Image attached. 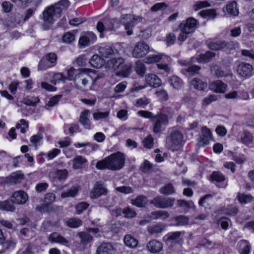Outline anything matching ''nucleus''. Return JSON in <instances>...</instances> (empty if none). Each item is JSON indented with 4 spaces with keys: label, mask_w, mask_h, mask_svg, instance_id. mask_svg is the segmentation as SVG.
Masks as SVG:
<instances>
[{
    "label": "nucleus",
    "mask_w": 254,
    "mask_h": 254,
    "mask_svg": "<svg viewBox=\"0 0 254 254\" xmlns=\"http://www.w3.org/2000/svg\"><path fill=\"white\" fill-rule=\"evenodd\" d=\"M211 179L213 181L220 182L225 180L224 176L219 172H213L211 175Z\"/></svg>",
    "instance_id": "obj_54"
},
{
    "label": "nucleus",
    "mask_w": 254,
    "mask_h": 254,
    "mask_svg": "<svg viewBox=\"0 0 254 254\" xmlns=\"http://www.w3.org/2000/svg\"><path fill=\"white\" fill-rule=\"evenodd\" d=\"M199 14L203 18L209 17L210 16L214 17L216 14L215 10L214 9L203 10Z\"/></svg>",
    "instance_id": "obj_53"
},
{
    "label": "nucleus",
    "mask_w": 254,
    "mask_h": 254,
    "mask_svg": "<svg viewBox=\"0 0 254 254\" xmlns=\"http://www.w3.org/2000/svg\"><path fill=\"white\" fill-rule=\"evenodd\" d=\"M13 202L9 200L0 201V209L6 211H13L15 210Z\"/></svg>",
    "instance_id": "obj_40"
},
{
    "label": "nucleus",
    "mask_w": 254,
    "mask_h": 254,
    "mask_svg": "<svg viewBox=\"0 0 254 254\" xmlns=\"http://www.w3.org/2000/svg\"><path fill=\"white\" fill-rule=\"evenodd\" d=\"M24 246L26 247V249L24 251L22 249H20L17 253V254H33V252H32L33 248V244L28 243L25 244Z\"/></svg>",
    "instance_id": "obj_55"
},
{
    "label": "nucleus",
    "mask_w": 254,
    "mask_h": 254,
    "mask_svg": "<svg viewBox=\"0 0 254 254\" xmlns=\"http://www.w3.org/2000/svg\"><path fill=\"white\" fill-rule=\"evenodd\" d=\"M241 139L243 143L248 144L252 142L253 136L250 132L245 130L241 135Z\"/></svg>",
    "instance_id": "obj_47"
},
{
    "label": "nucleus",
    "mask_w": 254,
    "mask_h": 254,
    "mask_svg": "<svg viewBox=\"0 0 254 254\" xmlns=\"http://www.w3.org/2000/svg\"><path fill=\"white\" fill-rule=\"evenodd\" d=\"M49 240L52 243H57L67 246L68 241L57 233H52L49 237Z\"/></svg>",
    "instance_id": "obj_23"
},
{
    "label": "nucleus",
    "mask_w": 254,
    "mask_h": 254,
    "mask_svg": "<svg viewBox=\"0 0 254 254\" xmlns=\"http://www.w3.org/2000/svg\"><path fill=\"white\" fill-rule=\"evenodd\" d=\"M23 179V174L16 172L13 173L9 177H6L4 182L10 185L16 184L21 182Z\"/></svg>",
    "instance_id": "obj_25"
},
{
    "label": "nucleus",
    "mask_w": 254,
    "mask_h": 254,
    "mask_svg": "<svg viewBox=\"0 0 254 254\" xmlns=\"http://www.w3.org/2000/svg\"><path fill=\"white\" fill-rule=\"evenodd\" d=\"M230 220L225 217H222L216 220V223L220 224L222 229L226 230L229 226Z\"/></svg>",
    "instance_id": "obj_61"
},
{
    "label": "nucleus",
    "mask_w": 254,
    "mask_h": 254,
    "mask_svg": "<svg viewBox=\"0 0 254 254\" xmlns=\"http://www.w3.org/2000/svg\"><path fill=\"white\" fill-rule=\"evenodd\" d=\"M239 252L240 254H249L251 246L249 242L245 240H242L238 242Z\"/></svg>",
    "instance_id": "obj_28"
},
{
    "label": "nucleus",
    "mask_w": 254,
    "mask_h": 254,
    "mask_svg": "<svg viewBox=\"0 0 254 254\" xmlns=\"http://www.w3.org/2000/svg\"><path fill=\"white\" fill-rule=\"evenodd\" d=\"M227 87L225 83L219 80L213 81L209 85V89L216 93H224Z\"/></svg>",
    "instance_id": "obj_20"
},
{
    "label": "nucleus",
    "mask_w": 254,
    "mask_h": 254,
    "mask_svg": "<svg viewBox=\"0 0 254 254\" xmlns=\"http://www.w3.org/2000/svg\"><path fill=\"white\" fill-rule=\"evenodd\" d=\"M90 112L88 110H84L80 113L79 122L85 129H89L91 127V122L88 118Z\"/></svg>",
    "instance_id": "obj_22"
},
{
    "label": "nucleus",
    "mask_w": 254,
    "mask_h": 254,
    "mask_svg": "<svg viewBox=\"0 0 254 254\" xmlns=\"http://www.w3.org/2000/svg\"><path fill=\"white\" fill-rule=\"evenodd\" d=\"M167 5L165 2L157 3L153 5L150 8V10L153 12H156L160 10L165 9Z\"/></svg>",
    "instance_id": "obj_62"
},
{
    "label": "nucleus",
    "mask_w": 254,
    "mask_h": 254,
    "mask_svg": "<svg viewBox=\"0 0 254 254\" xmlns=\"http://www.w3.org/2000/svg\"><path fill=\"white\" fill-rule=\"evenodd\" d=\"M124 243L128 247L134 248L137 246V241L131 235H126L124 238Z\"/></svg>",
    "instance_id": "obj_38"
},
{
    "label": "nucleus",
    "mask_w": 254,
    "mask_h": 254,
    "mask_svg": "<svg viewBox=\"0 0 254 254\" xmlns=\"http://www.w3.org/2000/svg\"><path fill=\"white\" fill-rule=\"evenodd\" d=\"M191 85L193 87L199 90H204L207 87V84L201 80L194 78L191 81Z\"/></svg>",
    "instance_id": "obj_35"
},
{
    "label": "nucleus",
    "mask_w": 254,
    "mask_h": 254,
    "mask_svg": "<svg viewBox=\"0 0 254 254\" xmlns=\"http://www.w3.org/2000/svg\"><path fill=\"white\" fill-rule=\"evenodd\" d=\"M91 77L83 71L77 72L74 79V83L77 89L84 90L88 84Z\"/></svg>",
    "instance_id": "obj_6"
},
{
    "label": "nucleus",
    "mask_w": 254,
    "mask_h": 254,
    "mask_svg": "<svg viewBox=\"0 0 254 254\" xmlns=\"http://www.w3.org/2000/svg\"><path fill=\"white\" fill-rule=\"evenodd\" d=\"M197 20L193 17H190L187 18L184 23H182L180 25V28H182L189 32L190 34L193 33L196 29Z\"/></svg>",
    "instance_id": "obj_14"
},
{
    "label": "nucleus",
    "mask_w": 254,
    "mask_h": 254,
    "mask_svg": "<svg viewBox=\"0 0 254 254\" xmlns=\"http://www.w3.org/2000/svg\"><path fill=\"white\" fill-rule=\"evenodd\" d=\"M40 102V100L38 97H27L22 100L21 102L29 106H35L37 104Z\"/></svg>",
    "instance_id": "obj_37"
},
{
    "label": "nucleus",
    "mask_w": 254,
    "mask_h": 254,
    "mask_svg": "<svg viewBox=\"0 0 254 254\" xmlns=\"http://www.w3.org/2000/svg\"><path fill=\"white\" fill-rule=\"evenodd\" d=\"M165 226L161 223H157L148 228V232L151 235L160 233L164 229Z\"/></svg>",
    "instance_id": "obj_39"
},
{
    "label": "nucleus",
    "mask_w": 254,
    "mask_h": 254,
    "mask_svg": "<svg viewBox=\"0 0 254 254\" xmlns=\"http://www.w3.org/2000/svg\"><path fill=\"white\" fill-rule=\"evenodd\" d=\"M147 83L154 88L159 87L161 85V80L155 74H151L146 77Z\"/></svg>",
    "instance_id": "obj_31"
},
{
    "label": "nucleus",
    "mask_w": 254,
    "mask_h": 254,
    "mask_svg": "<svg viewBox=\"0 0 254 254\" xmlns=\"http://www.w3.org/2000/svg\"><path fill=\"white\" fill-rule=\"evenodd\" d=\"M89 206V204L85 202H81L79 203L76 205V213L77 214H80L83 211L85 210Z\"/></svg>",
    "instance_id": "obj_57"
},
{
    "label": "nucleus",
    "mask_w": 254,
    "mask_h": 254,
    "mask_svg": "<svg viewBox=\"0 0 254 254\" xmlns=\"http://www.w3.org/2000/svg\"><path fill=\"white\" fill-rule=\"evenodd\" d=\"M184 234V232H174L169 233L167 235L166 242L170 244L169 247H172L174 244L179 243L181 240V236Z\"/></svg>",
    "instance_id": "obj_18"
},
{
    "label": "nucleus",
    "mask_w": 254,
    "mask_h": 254,
    "mask_svg": "<svg viewBox=\"0 0 254 254\" xmlns=\"http://www.w3.org/2000/svg\"><path fill=\"white\" fill-rule=\"evenodd\" d=\"M211 72L217 77L226 76V74L218 66L214 65L211 67Z\"/></svg>",
    "instance_id": "obj_52"
},
{
    "label": "nucleus",
    "mask_w": 254,
    "mask_h": 254,
    "mask_svg": "<svg viewBox=\"0 0 254 254\" xmlns=\"http://www.w3.org/2000/svg\"><path fill=\"white\" fill-rule=\"evenodd\" d=\"M169 82L173 88L177 90L180 89L183 84V81L176 75L170 77Z\"/></svg>",
    "instance_id": "obj_34"
},
{
    "label": "nucleus",
    "mask_w": 254,
    "mask_h": 254,
    "mask_svg": "<svg viewBox=\"0 0 254 254\" xmlns=\"http://www.w3.org/2000/svg\"><path fill=\"white\" fill-rule=\"evenodd\" d=\"M183 139V134L178 130H172L166 138L167 147L172 150H178L182 146Z\"/></svg>",
    "instance_id": "obj_3"
},
{
    "label": "nucleus",
    "mask_w": 254,
    "mask_h": 254,
    "mask_svg": "<svg viewBox=\"0 0 254 254\" xmlns=\"http://www.w3.org/2000/svg\"><path fill=\"white\" fill-rule=\"evenodd\" d=\"M123 213L125 217L127 218H133L136 215L135 211L128 207L124 208Z\"/></svg>",
    "instance_id": "obj_60"
},
{
    "label": "nucleus",
    "mask_w": 254,
    "mask_h": 254,
    "mask_svg": "<svg viewBox=\"0 0 254 254\" xmlns=\"http://www.w3.org/2000/svg\"><path fill=\"white\" fill-rule=\"evenodd\" d=\"M212 139V133L206 127H203L201 129V135L199 138V142L202 146L208 144Z\"/></svg>",
    "instance_id": "obj_15"
},
{
    "label": "nucleus",
    "mask_w": 254,
    "mask_h": 254,
    "mask_svg": "<svg viewBox=\"0 0 254 254\" xmlns=\"http://www.w3.org/2000/svg\"><path fill=\"white\" fill-rule=\"evenodd\" d=\"M124 61V59L122 58H113L108 61L106 67L109 69H113L117 72L122 67Z\"/></svg>",
    "instance_id": "obj_19"
},
{
    "label": "nucleus",
    "mask_w": 254,
    "mask_h": 254,
    "mask_svg": "<svg viewBox=\"0 0 254 254\" xmlns=\"http://www.w3.org/2000/svg\"><path fill=\"white\" fill-rule=\"evenodd\" d=\"M175 199L170 197H165L159 196L155 197L150 201V203L159 208H166L173 205Z\"/></svg>",
    "instance_id": "obj_7"
},
{
    "label": "nucleus",
    "mask_w": 254,
    "mask_h": 254,
    "mask_svg": "<svg viewBox=\"0 0 254 254\" xmlns=\"http://www.w3.org/2000/svg\"><path fill=\"white\" fill-rule=\"evenodd\" d=\"M216 54L211 51H207L204 54H200L197 57V60L199 63H208L210 62L215 56Z\"/></svg>",
    "instance_id": "obj_29"
},
{
    "label": "nucleus",
    "mask_w": 254,
    "mask_h": 254,
    "mask_svg": "<svg viewBox=\"0 0 254 254\" xmlns=\"http://www.w3.org/2000/svg\"><path fill=\"white\" fill-rule=\"evenodd\" d=\"M180 63L186 66L182 70V72L184 74L188 73L189 75H193L195 74H198L200 69V66L192 65L190 61H180Z\"/></svg>",
    "instance_id": "obj_13"
},
{
    "label": "nucleus",
    "mask_w": 254,
    "mask_h": 254,
    "mask_svg": "<svg viewBox=\"0 0 254 254\" xmlns=\"http://www.w3.org/2000/svg\"><path fill=\"white\" fill-rule=\"evenodd\" d=\"M69 5V2L68 0H61L54 5L47 7L43 11L41 16L43 21V29H49L56 19L61 16L62 11L66 10Z\"/></svg>",
    "instance_id": "obj_1"
},
{
    "label": "nucleus",
    "mask_w": 254,
    "mask_h": 254,
    "mask_svg": "<svg viewBox=\"0 0 254 254\" xmlns=\"http://www.w3.org/2000/svg\"><path fill=\"white\" fill-rule=\"evenodd\" d=\"M125 161L124 154L120 152H118L111 154L102 160L98 161L96 164V167L99 170H119L124 167Z\"/></svg>",
    "instance_id": "obj_2"
},
{
    "label": "nucleus",
    "mask_w": 254,
    "mask_h": 254,
    "mask_svg": "<svg viewBox=\"0 0 254 254\" xmlns=\"http://www.w3.org/2000/svg\"><path fill=\"white\" fill-rule=\"evenodd\" d=\"M68 175V172L66 169L57 170L55 172V177L57 178L59 180L65 179Z\"/></svg>",
    "instance_id": "obj_56"
},
{
    "label": "nucleus",
    "mask_w": 254,
    "mask_h": 254,
    "mask_svg": "<svg viewBox=\"0 0 254 254\" xmlns=\"http://www.w3.org/2000/svg\"><path fill=\"white\" fill-rule=\"evenodd\" d=\"M238 46L239 44L236 41L225 40L210 41L207 44L208 47L211 50L226 52L235 50L238 47Z\"/></svg>",
    "instance_id": "obj_4"
},
{
    "label": "nucleus",
    "mask_w": 254,
    "mask_h": 254,
    "mask_svg": "<svg viewBox=\"0 0 254 254\" xmlns=\"http://www.w3.org/2000/svg\"><path fill=\"white\" fill-rule=\"evenodd\" d=\"M149 103V100L145 97L140 98L136 101L135 105L137 107H144Z\"/></svg>",
    "instance_id": "obj_64"
},
{
    "label": "nucleus",
    "mask_w": 254,
    "mask_h": 254,
    "mask_svg": "<svg viewBox=\"0 0 254 254\" xmlns=\"http://www.w3.org/2000/svg\"><path fill=\"white\" fill-rule=\"evenodd\" d=\"M135 70L136 72L143 76L145 72V67L143 64L140 61H137L136 63Z\"/></svg>",
    "instance_id": "obj_59"
},
{
    "label": "nucleus",
    "mask_w": 254,
    "mask_h": 254,
    "mask_svg": "<svg viewBox=\"0 0 254 254\" xmlns=\"http://www.w3.org/2000/svg\"><path fill=\"white\" fill-rule=\"evenodd\" d=\"M237 71L240 76L248 78L253 74V67L250 64L241 62L237 66Z\"/></svg>",
    "instance_id": "obj_11"
},
{
    "label": "nucleus",
    "mask_w": 254,
    "mask_h": 254,
    "mask_svg": "<svg viewBox=\"0 0 254 254\" xmlns=\"http://www.w3.org/2000/svg\"><path fill=\"white\" fill-rule=\"evenodd\" d=\"M237 197L239 202L242 204L250 202L253 198V196L250 194H245L241 193L238 194Z\"/></svg>",
    "instance_id": "obj_45"
},
{
    "label": "nucleus",
    "mask_w": 254,
    "mask_h": 254,
    "mask_svg": "<svg viewBox=\"0 0 254 254\" xmlns=\"http://www.w3.org/2000/svg\"><path fill=\"white\" fill-rule=\"evenodd\" d=\"M99 232V229L98 228L87 227L86 228V231L78 233L77 236L80 238V244L82 245H87L89 244L93 240V236L89 234V232L97 234Z\"/></svg>",
    "instance_id": "obj_10"
},
{
    "label": "nucleus",
    "mask_w": 254,
    "mask_h": 254,
    "mask_svg": "<svg viewBox=\"0 0 254 254\" xmlns=\"http://www.w3.org/2000/svg\"><path fill=\"white\" fill-rule=\"evenodd\" d=\"M46 59H42L38 64V69L43 70L54 66L57 63L58 57L55 53H49L46 55Z\"/></svg>",
    "instance_id": "obj_8"
},
{
    "label": "nucleus",
    "mask_w": 254,
    "mask_h": 254,
    "mask_svg": "<svg viewBox=\"0 0 254 254\" xmlns=\"http://www.w3.org/2000/svg\"><path fill=\"white\" fill-rule=\"evenodd\" d=\"M147 248L151 253H157L162 250L163 244L156 240H152L147 243Z\"/></svg>",
    "instance_id": "obj_21"
},
{
    "label": "nucleus",
    "mask_w": 254,
    "mask_h": 254,
    "mask_svg": "<svg viewBox=\"0 0 254 254\" xmlns=\"http://www.w3.org/2000/svg\"><path fill=\"white\" fill-rule=\"evenodd\" d=\"M115 52V49L106 46L104 47H100L99 49V53L100 55L104 58H108L113 55Z\"/></svg>",
    "instance_id": "obj_33"
},
{
    "label": "nucleus",
    "mask_w": 254,
    "mask_h": 254,
    "mask_svg": "<svg viewBox=\"0 0 254 254\" xmlns=\"http://www.w3.org/2000/svg\"><path fill=\"white\" fill-rule=\"evenodd\" d=\"M149 51V46L143 41H139L136 43L132 52V57L135 58H141L144 57Z\"/></svg>",
    "instance_id": "obj_9"
},
{
    "label": "nucleus",
    "mask_w": 254,
    "mask_h": 254,
    "mask_svg": "<svg viewBox=\"0 0 254 254\" xmlns=\"http://www.w3.org/2000/svg\"><path fill=\"white\" fill-rule=\"evenodd\" d=\"M66 225L69 227L76 228L80 226L82 224V221L76 218H71L66 222Z\"/></svg>",
    "instance_id": "obj_41"
},
{
    "label": "nucleus",
    "mask_w": 254,
    "mask_h": 254,
    "mask_svg": "<svg viewBox=\"0 0 254 254\" xmlns=\"http://www.w3.org/2000/svg\"><path fill=\"white\" fill-rule=\"evenodd\" d=\"M169 213L166 211L158 210L153 211L148 215L147 218L150 220H157L158 219H166L169 217Z\"/></svg>",
    "instance_id": "obj_24"
},
{
    "label": "nucleus",
    "mask_w": 254,
    "mask_h": 254,
    "mask_svg": "<svg viewBox=\"0 0 254 254\" xmlns=\"http://www.w3.org/2000/svg\"><path fill=\"white\" fill-rule=\"evenodd\" d=\"M108 193L107 189L105 187L104 183L101 182H97L90 192V196L93 199H96L101 195H106Z\"/></svg>",
    "instance_id": "obj_12"
},
{
    "label": "nucleus",
    "mask_w": 254,
    "mask_h": 254,
    "mask_svg": "<svg viewBox=\"0 0 254 254\" xmlns=\"http://www.w3.org/2000/svg\"><path fill=\"white\" fill-rule=\"evenodd\" d=\"M3 250L0 252V254H2L5 251H11L13 250L16 246V243L11 240H7L5 242H2Z\"/></svg>",
    "instance_id": "obj_43"
},
{
    "label": "nucleus",
    "mask_w": 254,
    "mask_h": 254,
    "mask_svg": "<svg viewBox=\"0 0 254 254\" xmlns=\"http://www.w3.org/2000/svg\"><path fill=\"white\" fill-rule=\"evenodd\" d=\"M211 6L210 3L207 1H197L193 5L194 10L197 11L201 8Z\"/></svg>",
    "instance_id": "obj_51"
},
{
    "label": "nucleus",
    "mask_w": 254,
    "mask_h": 254,
    "mask_svg": "<svg viewBox=\"0 0 254 254\" xmlns=\"http://www.w3.org/2000/svg\"><path fill=\"white\" fill-rule=\"evenodd\" d=\"M132 71L131 66L125 64V62L122 65V67L116 72V75L124 77H127Z\"/></svg>",
    "instance_id": "obj_30"
},
{
    "label": "nucleus",
    "mask_w": 254,
    "mask_h": 254,
    "mask_svg": "<svg viewBox=\"0 0 254 254\" xmlns=\"http://www.w3.org/2000/svg\"><path fill=\"white\" fill-rule=\"evenodd\" d=\"M114 248L111 243H103L98 247L97 254H113Z\"/></svg>",
    "instance_id": "obj_26"
},
{
    "label": "nucleus",
    "mask_w": 254,
    "mask_h": 254,
    "mask_svg": "<svg viewBox=\"0 0 254 254\" xmlns=\"http://www.w3.org/2000/svg\"><path fill=\"white\" fill-rule=\"evenodd\" d=\"M73 168L75 169H80L87 163L86 158L82 156L78 155L75 156L72 160Z\"/></svg>",
    "instance_id": "obj_32"
},
{
    "label": "nucleus",
    "mask_w": 254,
    "mask_h": 254,
    "mask_svg": "<svg viewBox=\"0 0 254 254\" xmlns=\"http://www.w3.org/2000/svg\"><path fill=\"white\" fill-rule=\"evenodd\" d=\"M146 202V197L143 195L138 196L136 199L132 200V204L139 207H143Z\"/></svg>",
    "instance_id": "obj_46"
},
{
    "label": "nucleus",
    "mask_w": 254,
    "mask_h": 254,
    "mask_svg": "<svg viewBox=\"0 0 254 254\" xmlns=\"http://www.w3.org/2000/svg\"><path fill=\"white\" fill-rule=\"evenodd\" d=\"M152 164L147 160H145L140 166V170L143 173L149 172L152 169Z\"/></svg>",
    "instance_id": "obj_58"
},
{
    "label": "nucleus",
    "mask_w": 254,
    "mask_h": 254,
    "mask_svg": "<svg viewBox=\"0 0 254 254\" xmlns=\"http://www.w3.org/2000/svg\"><path fill=\"white\" fill-rule=\"evenodd\" d=\"M142 17L140 16L124 14L122 16L121 22L125 25V29L128 35L132 34V28L136 23L140 22Z\"/></svg>",
    "instance_id": "obj_5"
},
{
    "label": "nucleus",
    "mask_w": 254,
    "mask_h": 254,
    "mask_svg": "<svg viewBox=\"0 0 254 254\" xmlns=\"http://www.w3.org/2000/svg\"><path fill=\"white\" fill-rule=\"evenodd\" d=\"M77 191L78 190L76 187H72L69 190L63 192L61 196L63 198L73 197L77 194Z\"/></svg>",
    "instance_id": "obj_50"
},
{
    "label": "nucleus",
    "mask_w": 254,
    "mask_h": 254,
    "mask_svg": "<svg viewBox=\"0 0 254 254\" xmlns=\"http://www.w3.org/2000/svg\"><path fill=\"white\" fill-rule=\"evenodd\" d=\"M96 39V36L92 33L88 32L80 37L78 43L80 47H86L93 43Z\"/></svg>",
    "instance_id": "obj_16"
},
{
    "label": "nucleus",
    "mask_w": 254,
    "mask_h": 254,
    "mask_svg": "<svg viewBox=\"0 0 254 254\" xmlns=\"http://www.w3.org/2000/svg\"><path fill=\"white\" fill-rule=\"evenodd\" d=\"M160 192L165 195H170L175 192V189L173 185L169 183L160 189Z\"/></svg>",
    "instance_id": "obj_44"
},
{
    "label": "nucleus",
    "mask_w": 254,
    "mask_h": 254,
    "mask_svg": "<svg viewBox=\"0 0 254 254\" xmlns=\"http://www.w3.org/2000/svg\"><path fill=\"white\" fill-rule=\"evenodd\" d=\"M89 63L92 67L99 68L104 65L105 60L98 55L95 54L90 59Z\"/></svg>",
    "instance_id": "obj_27"
},
{
    "label": "nucleus",
    "mask_w": 254,
    "mask_h": 254,
    "mask_svg": "<svg viewBox=\"0 0 254 254\" xmlns=\"http://www.w3.org/2000/svg\"><path fill=\"white\" fill-rule=\"evenodd\" d=\"M154 119H156V121L162 124V125H166L168 123V116L162 113H158L155 115Z\"/></svg>",
    "instance_id": "obj_49"
},
{
    "label": "nucleus",
    "mask_w": 254,
    "mask_h": 254,
    "mask_svg": "<svg viewBox=\"0 0 254 254\" xmlns=\"http://www.w3.org/2000/svg\"><path fill=\"white\" fill-rule=\"evenodd\" d=\"M189 219L187 216L183 215H179L175 217L172 219L176 226H183L188 224L189 223Z\"/></svg>",
    "instance_id": "obj_36"
},
{
    "label": "nucleus",
    "mask_w": 254,
    "mask_h": 254,
    "mask_svg": "<svg viewBox=\"0 0 254 254\" xmlns=\"http://www.w3.org/2000/svg\"><path fill=\"white\" fill-rule=\"evenodd\" d=\"M62 97V95H58L51 98L46 105L49 107H53L56 105L61 99Z\"/></svg>",
    "instance_id": "obj_63"
},
{
    "label": "nucleus",
    "mask_w": 254,
    "mask_h": 254,
    "mask_svg": "<svg viewBox=\"0 0 254 254\" xmlns=\"http://www.w3.org/2000/svg\"><path fill=\"white\" fill-rule=\"evenodd\" d=\"M28 199V197L26 192L23 190H19L13 194L11 201L16 204H23L26 203Z\"/></svg>",
    "instance_id": "obj_17"
},
{
    "label": "nucleus",
    "mask_w": 254,
    "mask_h": 254,
    "mask_svg": "<svg viewBox=\"0 0 254 254\" xmlns=\"http://www.w3.org/2000/svg\"><path fill=\"white\" fill-rule=\"evenodd\" d=\"M236 6L237 3L236 1H233L228 3L226 6L227 12L232 15L237 16L239 13V11Z\"/></svg>",
    "instance_id": "obj_42"
},
{
    "label": "nucleus",
    "mask_w": 254,
    "mask_h": 254,
    "mask_svg": "<svg viewBox=\"0 0 254 254\" xmlns=\"http://www.w3.org/2000/svg\"><path fill=\"white\" fill-rule=\"evenodd\" d=\"M74 34L70 32H66L62 37V40L64 43L66 44H71L75 41Z\"/></svg>",
    "instance_id": "obj_48"
}]
</instances>
